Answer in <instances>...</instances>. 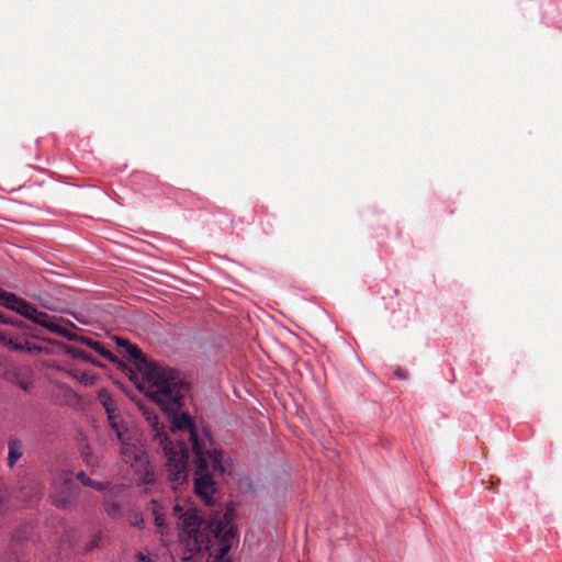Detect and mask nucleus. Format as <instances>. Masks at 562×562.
<instances>
[{
  "mask_svg": "<svg viewBox=\"0 0 562 562\" xmlns=\"http://www.w3.org/2000/svg\"><path fill=\"white\" fill-rule=\"evenodd\" d=\"M117 342L124 348L125 355L135 361L143 380L148 384L150 397L168 414L171 432L173 435L177 432L187 434V429L173 428L176 418L189 416V414L181 412L184 400L190 392V384L184 375L173 368L148 361L142 350L128 340L119 339Z\"/></svg>",
  "mask_w": 562,
  "mask_h": 562,
  "instance_id": "nucleus-1",
  "label": "nucleus"
},
{
  "mask_svg": "<svg viewBox=\"0 0 562 562\" xmlns=\"http://www.w3.org/2000/svg\"><path fill=\"white\" fill-rule=\"evenodd\" d=\"M173 428L187 429V436L195 456L194 490L210 505L214 493L213 475L224 474L226 471L223 454L213 447L210 440L199 438L196 427L190 416L176 418Z\"/></svg>",
  "mask_w": 562,
  "mask_h": 562,
  "instance_id": "nucleus-2",
  "label": "nucleus"
},
{
  "mask_svg": "<svg viewBox=\"0 0 562 562\" xmlns=\"http://www.w3.org/2000/svg\"><path fill=\"white\" fill-rule=\"evenodd\" d=\"M173 516L182 530L181 546L184 561L193 560L207 550L211 543L207 524L198 514L191 503H177L173 506Z\"/></svg>",
  "mask_w": 562,
  "mask_h": 562,
  "instance_id": "nucleus-3",
  "label": "nucleus"
},
{
  "mask_svg": "<svg viewBox=\"0 0 562 562\" xmlns=\"http://www.w3.org/2000/svg\"><path fill=\"white\" fill-rule=\"evenodd\" d=\"M148 422L153 427V439L162 448L167 459L166 465L168 471V480L171 487L177 490L188 480V459L189 452L183 439H171L159 427L157 416H148Z\"/></svg>",
  "mask_w": 562,
  "mask_h": 562,
  "instance_id": "nucleus-4",
  "label": "nucleus"
},
{
  "mask_svg": "<svg viewBox=\"0 0 562 562\" xmlns=\"http://www.w3.org/2000/svg\"><path fill=\"white\" fill-rule=\"evenodd\" d=\"M0 304L9 310L18 312L20 315L32 321L33 323H36L47 328L49 331L54 334H57L66 338H70L69 331L66 328L61 327L58 323H56V317L50 316L45 312L36 310L30 303L18 297L13 293L0 289Z\"/></svg>",
  "mask_w": 562,
  "mask_h": 562,
  "instance_id": "nucleus-5",
  "label": "nucleus"
},
{
  "mask_svg": "<svg viewBox=\"0 0 562 562\" xmlns=\"http://www.w3.org/2000/svg\"><path fill=\"white\" fill-rule=\"evenodd\" d=\"M120 442L123 461L130 464L143 484L151 483L154 481V472L142 448L135 443L127 442L125 439Z\"/></svg>",
  "mask_w": 562,
  "mask_h": 562,
  "instance_id": "nucleus-6",
  "label": "nucleus"
},
{
  "mask_svg": "<svg viewBox=\"0 0 562 562\" xmlns=\"http://www.w3.org/2000/svg\"><path fill=\"white\" fill-rule=\"evenodd\" d=\"M77 497V486L72 473L61 471L53 481L52 503L59 509H67Z\"/></svg>",
  "mask_w": 562,
  "mask_h": 562,
  "instance_id": "nucleus-7",
  "label": "nucleus"
},
{
  "mask_svg": "<svg viewBox=\"0 0 562 562\" xmlns=\"http://www.w3.org/2000/svg\"><path fill=\"white\" fill-rule=\"evenodd\" d=\"M214 537L218 540L217 559H224L231 551L235 539L237 538V528L228 518L224 516L213 530Z\"/></svg>",
  "mask_w": 562,
  "mask_h": 562,
  "instance_id": "nucleus-8",
  "label": "nucleus"
},
{
  "mask_svg": "<svg viewBox=\"0 0 562 562\" xmlns=\"http://www.w3.org/2000/svg\"><path fill=\"white\" fill-rule=\"evenodd\" d=\"M44 493V484L42 481L32 475L23 476L20 488L19 497L25 502H37L42 498Z\"/></svg>",
  "mask_w": 562,
  "mask_h": 562,
  "instance_id": "nucleus-9",
  "label": "nucleus"
},
{
  "mask_svg": "<svg viewBox=\"0 0 562 562\" xmlns=\"http://www.w3.org/2000/svg\"><path fill=\"white\" fill-rule=\"evenodd\" d=\"M24 450V443L21 439L10 438L8 440L7 464L10 469H13L18 461L23 457Z\"/></svg>",
  "mask_w": 562,
  "mask_h": 562,
  "instance_id": "nucleus-10",
  "label": "nucleus"
},
{
  "mask_svg": "<svg viewBox=\"0 0 562 562\" xmlns=\"http://www.w3.org/2000/svg\"><path fill=\"white\" fill-rule=\"evenodd\" d=\"M97 398L104 407L108 418L112 419L113 414L116 413V404L110 392L106 389H100L98 391Z\"/></svg>",
  "mask_w": 562,
  "mask_h": 562,
  "instance_id": "nucleus-11",
  "label": "nucleus"
},
{
  "mask_svg": "<svg viewBox=\"0 0 562 562\" xmlns=\"http://www.w3.org/2000/svg\"><path fill=\"white\" fill-rule=\"evenodd\" d=\"M83 341L91 348L93 349L94 351H97L98 353H100L102 357H104L105 359L112 361V362H115L116 361V357L105 348V346L98 341V340H92V339H89V338H86L83 339Z\"/></svg>",
  "mask_w": 562,
  "mask_h": 562,
  "instance_id": "nucleus-12",
  "label": "nucleus"
},
{
  "mask_svg": "<svg viewBox=\"0 0 562 562\" xmlns=\"http://www.w3.org/2000/svg\"><path fill=\"white\" fill-rule=\"evenodd\" d=\"M77 479L85 485L89 486L97 491H102L105 488V483L102 482H95L91 480L83 471L78 472Z\"/></svg>",
  "mask_w": 562,
  "mask_h": 562,
  "instance_id": "nucleus-13",
  "label": "nucleus"
},
{
  "mask_svg": "<svg viewBox=\"0 0 562 562\" xmlns=\"http://www.w3.org/2000/svg\"><path fill=\"white\" fill-rule=\"evenodd\" d=\"M81 456L87 467L95 468L99 465V459L97 456L93 454V451L89 446H86L82 449Z\"/></svg>",
  "mask_w": 562,
  "mask_h": 562,
  "instance_id": "nucleus-14",
  "label": "nucleus"
},
{
  "mask_svg": "<svg viewBox=\"0 0 562 562\" xmlns=\"http://www.w3.org/2000/svg\"><path fill=\"white\" fill-rule=\"evenodd\" d=\"M104 508L110 517L116 518L120 516L121 508L119 503L106 501L104 504Z\"/></svg>",
  "mask_w": 562,
  "mask_h": 562,
  "instance_id": "nucleus-15",
  "label": "nucleus"
},
{
  "mask_svg": "<svg viewBox=\"0 0 562 562\" xmlns=\"http://www.w3.org/2000/svg\"><path fill=\"white\" fill-rule=\"evenodd\" d=\"M101 533H95L91 537V539L85 544V549H83V552L85 553H89L91 552L92 550H94L95 548L99 547L100 544V541H101Z\"/></svg>",
  "mask_w": 562,
  "mask_h": 562,
  "instance_id": "nucleus-16",
  "label": "nucleus"
},
{
  "mask_svg": "<svg viewBox=\"0 0 562 562\" xmlns=\"http://www.w3.org/2000/svg\"><path fill=\"white\" fill-rule=\"evenodd\" d=\"M153 505H154L155 525L159 529V532L162 535L164 528H165V518H164V515L158 512L157 503L153 502Z\"/></svg>",
  "mask_w": 562,
  "mask_h": 562,
  "instance_id": "nucleus-17",
  "label": "nucleus"
},
{
  "mask_svg": "<svg viewBox=\"0 0 562 562\" xmlns=\"http://www.w3.org/2000/svg\"><path fill=\"white\" fill-rule=\"evenodd\" d=\"M111 428L115 431L116 438L122 441L124 439L123 431L116 422V414H113L112 419H109Z\"/></svg>",
  "mask_w": 562,
  "mask_h": 562,
  "instance_id": "nucleus-18",
  "label": "nucleus"
},
{
  "mask_svg": "<svg viewBox=\"0 0 562 562\" xmlns=\"http://www.w3.org/2000/svg\"><path fill=\"white\" fill-rule=\"evenodd\" d=\"M0 323L2 324H11L13 326H16V327H22L23 326V321L21 319H16V318H12V317H7L4 316L3 314L0 313Z\"/></svg>",
  "mask_w": 562,
  "mask_h": 562,
  "instance_id": "nucleus-19",
  "label": "nucleus"
},
{
  "mask_svg": "<svg viewBox=\"0 0 562 562\" xmlns=\"http://www.w3.org/2000/svg\"><path fill=\"white\" fill-rule=\"evenodd\" d=\"M14 383H16L24 391H27L31 386V381L25 378L16 379V380H14Z\"/></svg>",
  "mask_w": 562,
  "mask_h": 562,
  "instance_id": "nucleus-20",
  "label": "nucleus"
},
{
  "mask_svg": "<svg viewBox=\"0 0 562 562\" xmlns=\"http://www.w3.org/2000/svg\"><path fill=\"white\" fill-rule=\"evenodd\" d=\"M136 559L138 562H153L150 555L142 551L136 553Z\"/></svg>",
  "mask_w": 562,
  "mask_h": 562,
  "instance_id": "nucleus-21",
  "label": "nucleus"
},
{
  "mask_svg": "<svg viewBox=\"0 0 562 562\" xmlns=\"http://www.w3.org/2000/svg\"><path fill=\"white\" fill-rule=\"evenodd\" d=\"M144 520L142 517L135 516L133 520H131V525L133 527L143 528Z\"/></svg>",
  "mask_w": 562,
  "mask_h": 562,
  "instance_id": "nucleus-22",
  "label": "nucleus"
},
{
  "mask_svg": "<svg viewBox=\"0 0 562 562\" xmlns=\"http://www.w3.org/2000/svg\"><path fill=\"white\" fill-rule=\"evenodd\" d=\"M0 562H18L16 558L12 554L0 557Z\"/></svg>",
  "mask_w": 562,
  "mask_h": 562,
  "instance_id": "nucleus-23",
  "label": "nucleus"
},
{
  "mask_svg": "<svg viewBox=\"0 0 562 562\" xmlns=\"http://www.w3.org/2000/svg\"><path fill=\"white\" fill-rule=\"evenodd\" d=\"M7 344H8V345H10V346H12V348H13V349H15V350H20V349H22V345H20V344H13V341H12L11 339H10V340H8V341H7Z\"/></svg>",
  "mask_w": 562,
  "mask_h": 562,
  "instance_id": "nucleus-24",
  "label": "nucleus"
},
{
  "mask_svg": "<svg viewBox=\"0 0 562 562\" xmlns=\"http://www.w3.org/2000/svg\"><path fill=\"white\" fill-rule=\"evenodd\" d=\"M76 356L85 360H90V356H88L85 351H78Z\"/></svg>",
  "mask_w": 562,
  "mask_h": 562,
  "instance_id": "nucleus-25",
  "label": "nucleus"
},
{
  "mask_svg": "<svg viewBox=\"0 0 562 562\" xmlns=\"http://www.w3.org/2000/svg\"><path fill=\"white\" fill-rule=\"evenodd\" d=\"M0 340L7 341L2 335H0Z\"/></svg>",
  "mask_w": 562,
  "mask_h": 562,
  "instance_id": "nucleus-26",
  "label": "nucleus"
}]
</instances>
